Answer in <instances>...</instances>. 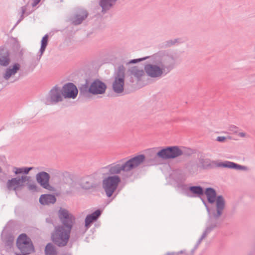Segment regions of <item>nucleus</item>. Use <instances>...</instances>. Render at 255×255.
I'll list each match as a JSON object with an SVG mask.
<instances>
[{"label":"nucleus","instance_id":"obj_35","mask_svg":"<svg viewBox=\"0 0 255 255\" xmlns=\"http://www.w3.org/2000/svg\"><path fill=\"white\" fill-rule=\"evenodd\" d=\"M21 254H17V255H27L28 254H30V253H21Z\"/></svg>","mask_w":255,"mask_h":255},{"label":"nucleus","instance_id":"obj_13","mask_svg":"<svg viewBox=\"0 0 255 255\" xmlns=\"http://www.w3.org/2000/svg\"><path fill=\"white\" fill-rule=\"evenodd\" d=\"M38 183L43 188L50 190L51 186L49 184L50 175L45 172L41 171L38 173L35 176Z\"/></svg>","mask_w":255,"mask_h":255},{"label":"nucleus","instance_id":"obj_5","mask_svg":"<svg viewBox=\"0 0 255 255\" xmlns=\"http://www.w3.org/2000/svg\"><path fill=\"white\" fill-rule=\"evenodd\" d=\"M193 153L191 149L179 147L178 146H166L160 149L156 153L155 158L162 160L174 159L180 156L185 155L190 156Z\"/></svg>","mask_w":255,"mask_h":255},{"label":"nucleus","instance_id":"obj_28","mask_svg":"<svg viewBox=\"0 0 255 255\" xmlns=\"http://www.w3.org/2000/svg\"><path fill=\"white\" fill-rule=\"evenodd\" d=\"M181 43V40L180 38H175L173 39H169L165 42V46L166 47H170L176 44Z\"/></svg>","mask_w":255,"mask_h":255},{"label":"nucleus","instance_id":"obj_1","mask_svg":"<svg viewBox=\"0 0 255 255\" xmlns=\"http://www.w3.org/2000/svg\"><path fill=\"white\" fill-rule=\"evenodd\" d=\"M146 59L148 61L144 67L145 73L151 78L158 79L169 73L174 68L178 56L174 52L161 51L150 56L132 59L128 63L134 64Z\"/></svg>","mask_w":255,"mask_h":255},{"label":"nucleus","instance_id":"obj_16","mask_svg":"<svg viewBox=\"0 0 255 255\" xmlns=\"http://www.w3.org/2000/svg\"><path fill=\"white\" fill-rule=\"evenodd\" d=\"M88 15L87 10L85 9H80L77 14L72 18V22L74 25H79L85 19Z\"/></svg>","mask_w":255,"mask_h":255},{"label":"nucleus","instance_id":"obj_38","mask_svg":"<svg viewBox=\"0 0 255 255\" xmlns=\"http://www.w3.org/2000/svg\"><path fill=\"white\" fill-rule=\"evenodd\" d=\"M234 128L235 129L237 128L236 127H234Z\"/></svg>","mask_w":255,"mask_h":255},{"label":"nucleus","instance_id":"obj_36","mask_svg":"<svg viewBox=\"0 0 255 255\" xmlns=\"http://www.w3.org/2000/svg\"><path fill=\"white\" fill-rule=\"evenodd\" d=\"M203 202H204V203L205 204H206V203H205V202L204 201H203ZM206 205V208H207V211H208V212L209 213V212H210V211H209V209L208 207L206 205Z\"/></svg>","mask_w":255,"mask_h":255},{"label":"nucleus","instance_id":"obj_10","mask_svg":"<svg viewBox=\"0 0 255 255\" xmlns=\"http://www.w3.org/2000/svg\"><path fill=\"white\" fill-rule=\"evenodd\" d=\"M63 100L61 89L55 86L49 92L44 99V102L47 105L56 104Z\"/></svg>","mask_w":255,"mask_h":255},{"label":"nucleus","instance_id":"obj_9","mask_svg":"<svg viewBox=\"0 0 255 255\" xmlns=\"http://www.w3.org/2000/svg\"><path fill=\"white\" fill-rule=\"evenodd\" d=\"M16 246L21 253H31L34 247L29 238L25 234L20 235L16 240Z\"/></svg>","mask_w":255,"mask_h":255},{"label":"nucleus","instance_id":"obj_29","mask_svg":"<svg viewBox=\"0 0 255 255\" xmlns=\"http://www.w3.org/2000/svg\"><path fill=\"white\" fill-rule=\"evenodd\" d=\"M27 187H28V188L29 190H31V191H36L37 190V185H36V184L34 182L33 183H29L28 185H27Z\"/></svg>","mask_w":255,"mask_h":255},{"label":"nucleus","instance_id":"obj_6","mask_svg":"<svg viewBox=\"0 0 255 255\" xmlns=\"http://www.w3.org/2000/svg\"><path fill=\"white\" fill-rule=\"evenodd\" d=\"M106 88L107 86L104 82L96 79L91 83L89 87L86 85H83L80 90V93L84 95L88 93L94 95H101L105 93Z\"/></svg>","mask_w":255,"mask_h":255},{"label":"nucleus","instance_id":"obj_15","mask_svg":"<svg viewBox=\"0 0 255 255\" xmlns=\"http://www.w3.org/2000/svg\"><path fill=\"white\" fill-rule=\"evenodd\" d=\"M20 65L19 63H14L12 66H9L5 69V73L3 74V78L8 80L11 77L15 74L19 70Z\"/></svg>","mask_w":255,"mask_h":255},{"label":"nucleus","instance_id":"obj_17","mask_svg":"<svg viewBox=\"0 0 255 255\" xmlns=\"http://www.w3.org/2000/svg\"><path fill=\"white\" fill-rule=\"evenodd\" d=\"M101 214V210H97L93 213L87 215L85 220V226L86 229H88L90 227L91 224L99 218Z\"/></svg>","mask_w":255,"mask_h":255},{"label":"nucleus","instance_id":"obj_30","mask_svg":"<svg viewBox=\"0 0 255 255\" xmlns=\"http://www.w3.org/2000/svg\"><path fill=\"white\" fill-rule=\"evenodd\" d=\"M226 138L225 136H218L217 137V141L219 142H224Z\"/></svg>","mask_w":255,"mask_h":255},{"label":"nucleus","instance_id":"obj_26","mask_svg":"<svg viewBox=\"0 0 255 255\" xmlns=\"http://www.w3.org/2000/svg\"><path fill=\"white\" fill-rule=\"evenodd\" d=\"M189 191L197 196H201L204 195V191L203 188L200 186H193L189 188Z\"/></svg>","mask_w":255,"mask_h":255},{"label":"nucleus","instance_id":"obj_33","mask_svg":"<svg viewBox=\"0 0 255 255\" xmlns=\"http://www.w3.org/2000/svg\"><path fill=\"white\" fill-rule=\"evenodd\" d=\"M40 0H34V4H33V5L34 6L36 5L39 2Z\"/></svg>","mask_w":255,"mask_h":255},{"label":"nucleus","instance_id":"obj_12","mask_svg":"<svg viewBox=\"0 0 255 255\" xmlns=\"http://www.w3.org/2000/svg\"><path fill=\"white\" fill-rule=\"evenodd\" d=\"M61 92L65 98L75 99L77 96L78 91L74 84L68 83L63 86Z\"/></svg>","mask_w":255,"mask_h":255},{"label":"nucleus","instance_id":"obj_2","mask_svg":"<svg viewBox=\"0 0 255 255\" xmlns=\"http://www.w3.org/2000/svg\"><path fill=\"white\" fill-rule=\"evenodd\" d=\"M58 215L61 225L55 227L51 234V240L57 246L63 247L69 240L75 218L67 210L62 208L59 210Z\"/></svg>","mask_w":255,"mask_h":255},{"label":"nucleus","instance_id":"obj_3","mask_svg":"<svg viewBox=\"0 0 255 255\" xmlns=\"http://www.w3.org/2000/svg\"><path fill=\"white\" fill-rule=\"evenodd\" d=\"M204 193L207 196L209 203L213 204L216 202V210L213 211L209 216L206 228L197 242L195 249H197L202 241L206 238L213 229L217 227L218 224V219L223 214L225 208V200L224 197L221 195L217 197V193L214 189L211 187L207 188L206 189Z\"/></svg>","mask_w":255,"mask_h":255},{"label":"nucleus","instance_id":"obj_31","mask_svg":"<svg viewBox=\"0 0 255 255\" xmlns=\"http://www.w3.org/2000/svg\"><path fill=\"white\" fill-rule=\"evenodd\" d=\"M21 19H22L23 18V15L25 13V11L26 10V7L25 6H22L21 7Z\"/></svg>","mask_w":255,"mask_h":255},{"label":"nucleus","instance_id":"obj_18","mask_svg":"<svg viewBox=\"0 0 255 255\" xmlns=\"http://www.w3.org/2000/svg\"><path fill=\"white\" fill-rule=\"evenodd\" d=\"M9 54L6 50L0 48V65L6 67L10 63Z\"/></svg>","mask_w":255,"mask_h":255},{"label":"nucleus","instance_id":"obj_24","mask_svg":"<svg viewBox=\"0 0 255 255\" xmlns=\"http://www.w3.org/2000/svg\"><path fill=\"white\" fill-rule=\"evenodd\" d=\"M44 252L45 255H57L55 247L50 243L46 245Z\"/></svg>","mask_w":255,"mask_h":255},{"label":"nucleus","instance_id":"obj_25","mask_svg":"<svg viewBox=\"0 0 255 255\" xmlns=\"http://www.w3.org/2000/svg\"><path fill=\"white\" fill-rule=\"evenodd\" d=\"M33 169V167H14L13 168V172L15 173L16 175H18L19 174H28L29 172L32 170Z\"/></svg>","mask_w":255,"mask_h":255},{"label":"nucleus","instance_id":"obj_27","mask_svg":"<svg viewBox=\"0 0 255 255\" xmlns=\"http://www.w3.org/2000/svg\"><path fill=\"white\" fill-rule=\"evenodd\" d=\"M3 240L6 246L10 247L14 241V237L11 235H7L3 237Z\"/></svg>","mask_w":255,"mask_h":255},{"label":"nucleus","instance_id":"obj_21","mask_svg":"<svg viewBox=\"0 0 255 255\" xmlns=\"http://www.w3.org/2000/svg\"><path fill=\"white\" fill-rule=\"evenodd\" d=\"M117 0H100L99 5L102 7V11L106 12L111 8L116 3Z\"/></svg>","mask_w":255,"mask_h":255},{"label":"nucleus","instance_id":"obj_8","mask_svg":"<svg viewBox=\"0 0 255 255\" xmlns=\"http://www.w3.org/2000/svg\"><path fill=\"white\" fill-rule=\"evenodd\" d=\"M120 182L121 178L118 175L110 176L103 179L102 186L108 197L112 196Z\"/></svg>","mask_w":255,"mask_h":255},{"label":"nucleus","instance_id":"obj_22","mask_svg":"<svg viewBox=\"0 0 255 255\" xmlns=\"http://www.w3.org/2000/svg\"><path fill=\"white\" fill-rule=\"evenodd\" d=\"M128 72L131 75L135 77L138 81L140 80L141 77L143 76L144 74L143 70L136 66L131 67L129 69Z\"/></svg>","mask_w":255,"mask_h":255},{"label":"nucleus","instance_id":"obj_14","mask_svg":"<svg viewBox=\"0 0 255 255\" xmlns=\"http://www.w3.org/2000/svg\"><path fill=\"white\" fill-rule=\"evenodd\" d=\"M217 167H224L230 169H235L238 170L247 171L249 170L248 167L241 165L236 163L230 161H225L224 162H220L216 164Z\"/></svg>","mask_w":255,"mask_h":255},{"label":"nucleus","instance_id":"obj_4","mask_svg":"<svg viewBox=\"0 0 255 255\" xmlns=\"http://www.w3.org/2000/svg\"><path fill=\"white\" fill-rule=\"evenodd\" d=\"M145 160L143 154L136 155L122 163H114L105 167L110 175H117L122 172L130 171L140 165Z\"/></svg>","mask_w":255,"mask_h":255},{"label":"nucleus","instance_id":"obj_11","mask_svg":"<svg viewBox=\"0 0 255 255\" xmlns=\"http://www.w3.org/2000/svg\"><path fill=\"white\" fill-rule=\"evenodd\" d=\"M30 177L22 175L20 177H16L8 179L7 181L6 186L9 191H17L20 190L24 186V183L29 180Z\"/></svg>","mask_w":255,"mask_h":255},{"label":"nucleus","instance_id":"obj_7","mask_svg":"<svg viewBox=\"0 0 255 255\" xmlns=\"http://www.w3.org/2000/svg\"><path fill=\"white\" fill-rule=\"evenodd\" d=\"M125 78V68L120 66L114 77L112 83V89L115 93L119 94L124 92Z\"/></svg>","mask_w":255,"mask_h":255},{"label":"nucleus","instance_id":"obj_20","mask_svg":"<svg viewBox=\"0 0 255 255\" xmlns=\"http://www.w3.org/2000/svg\"><path fill=\"white\" fill-rule=\"evenodd\" d=\"M81 186L82 188L88 190L96 188L98 186V184L94 181L93 178H87L83 180Z\"/></svg>","mask_w":255,"mask_h":255},{"label":"nucleus","instance_id":"obj_19","mask_svg":"<svg viewBox=\"0 0 255 255\" xmlns=\"http://www.w3.org/2000/svg\"><path fill=\"white\" fill-rule=\"evenodd\" d=\"M39 202L42 205H49L54 204L56 201L54 195L51 194H43L40 196Z\"/></svg>","mask_w":255,"mask_h":255},{"label":"nucleus","instance_id":"obj_23","mask_svg":"<svg viewBox=\"0 0 255 255\" xmlns=\"http://www.w3.org/2000/svg\"><path fill=\"white\" fill-rule=\"evenodd\" d=\"M48 35L47 34L45 35L43 37L41 41V47L39 51V58L40 59L43 55L44 52L45 50L46 47L48 43Z\"/></svg>","mask_w":255,"mask_h":255},{"label":"nucleus","instance_id":"obj_32","mask_svg":"<svg viewBox=\"0 0 255 255\" xmlns=\"http://www.w3.org/2000/svg\"><path fill=\"white\" fill-rule=\"evenodd\" d=\"M238 135L242 137H245L246 136V133L244 132H241L238 133Z\"/></svg>","mask_w":255,"mask_h":255},{"label":"nucleus","instance_id":"obj_34","mask_svg":"<svg viewBox=\"0 0 255 255\" xmlns=\"http://www.w3.org/2000/svg\"><path fill=\"white\" fill-rule=\"evenodd\" d=\"M40 0H34V4H33V5L34 6L36 5L39 2Z\"/></svg>","mask_w":255,"mask_h":255},{"label":"nucleus","instance_id":"obj_37","mask_svg":"<svg viewBox=\"0 0 255 255\" xmlns=\"http://www.w3.org/2000/svg\"><path fill=\"white\" fill-rule=\"evenodd\" d=\"M2 171V169H1V168L0 167V173H1Z\"/></svg>","mask_w":255,"mask_h":255}]
</instances>
